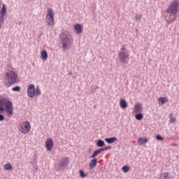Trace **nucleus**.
<instances>
[{
    "mask_svg": "<svg viewBox=\"0 0 179 179\" xmlns=\"http://www.w3.org/2000/svg\"><path fill=\"white\" fill-rule=\"evenodd\" d=\"M6 113L8 117L10 118L13 115V103L6 98L0 99V121L5 120L3 113Z\"/></svg>",
    "mask_w": 179,
    "mask_h": 179,
    "instance_id": "nucleus-1",
    "label": "nucleus"
},
{
    "mask_svg": "<svg viewBox=\"0 0 179 179\" xmlns=\"http://www.w3.org/2000/svg\"><path fill=\"white\" fill-rule=\"evenodd\" d=\"M3 80L5 86L10 87L12 85H15L17 82V73L13 71L6 73Z\"/></svg>",
    "mask_w": 179,
    "mask_h": 179,
    "instance_id": "nucleus-2",
    "label": "nucleus"
},
{
    "mask_svg": "<svg viewBox=\"0 0 179 179\" xmlns=\"http://www.w3.org/2000/svg\"><path fill=\"white\" fill-rule=\"evenodd\" d=\"M60 41L62 44V48L64 51L69 50L72 45V36L69 32H64L60 37Z\"/></svg>",
    "mask_w": 179,
    "mask_h": 179,
    "instance_id": "nucleus-3",
    "label": "nucleus"
},
{
    "mask_svg": "<svg viewBox=\"0 0 179 179\" xmlns=\"http://www.w3.org/2000/svg\"><path fill=\"white\" fill-rule=\"evenodd\" d=\"M179 2L175 0L168 6L166 12L169 13V16H175L178 13Z\"/></svg>",
    "mask_w": 179,
    "mask_h": 179,
    "instance_id": "nucleus-4",
    "label": "nucleus"
},
{
    "mask_svg": "<svg viewBox=\"0 0 179 179\" xmlns=\"http://www.w3.org/2000/svg\"><path fill=\"white\" fill-rule=\"evenodd\" d=\"M55 13L52 8H49L48 10V15H46L45 22L48 23V26H50L52 28L54 27V24H55L54 16Z\"/></svg>",
    "mask_w": 179,
    "mask_h": 179,
    "instance_id": "nucleus-5",
    "label": "nucleus"
},
{
    "mask_svg": "<svg viewBox=\"0 0 179 179\" xmlns=\"http://www.w3.org/2000/svg\"><path fill=\"white\" fill-rule=\"evenodd\" d=\"M69 164V158L64 157L59 160L58 164H57V171L65 170V169H67L68 166Z\"/></svg>",
    "mask_w": 179,
    "mask_h": 179,
    "instance_id": "nucleus-6",
    "label": "nucleus"
},
{
    "mask_svg": "<svg viewBox=\"0 0 179 179\" xmlns=\"http://www.w3.org/2000/svg\"><path fill=\"white\" fill-rule=\"evenodd\" d=\"M27 94L30 99H33L36 96V86L34 84H30L27 87Z\"/></svg>",
    "mask_w": 179,
    "mask_h": 179,
    "instance_id": "nucleus-7",
    "label": "nucleus"
},
{
    "mask_svg": "<svg viewBox=\"0 0 179 179\" xmlns=\"http://www.w3.org/2000/svg\"><path fill=\"white\" fill-rule=\"evenodd\" d=\"M30 128H31L30 126V122H29V121H25L20 125V131L22 132V134H27L30 131Z\"/></svg>",
    "mask_w": 179,
    "mask_h": 179,
    "instance_id": "nucleus-8",
    "label": "nucleus"
},
{
    "mask_svg": "<svg viewBox=\"0 0 179 179\" xmlns=\"http://www.w3.org/2000/svg\"><path fill=\"white\" fill-rule=\"evenodd\" d=\"M6 5L3 4L1 9L0 10V23H3V22H5V16L6 15Z\"/></svg>",
    "mask_w": 179,
    "mask_h": 179,
    "instance_id": "nucleus-9",
    "label": "nucleus"
},
{
    "mask_svg": "<svg viewBox=\"0 0 179 179\" xmlns=\"http://www.w3.org/2000/svg\"><path fill=\"white\" fill-rule=\"evenodd\" d=\"M119 59L123 64H127L128 62V55L125 53V52H120L118 53Z\"/></svg>",
    "mask_w": 179,
    "mask_h": 179,
    "instance_id": "nucleus-10",
    "label": "nucleus"
},
{
    "mask_svg": "<svg viewBox=\"0 0 179 179\" xmlns=\"http://www.w3.org/2000/svg\"><path fill=\"white\" fill-rule=\"evenodd\" d=\"M45 148L48 151L52 150V148H54V141H52V138H49L47 139L45 141Z\"/></svg>",
    "mask_w": 179,
    "mask_h": 179,
    "instance_id": "nucleus-11",
    "label": "nucleus"
},
{
    "mask_svg": "<svg viewBox=\"0 0 179 179\" xmlns=\"http://www.w3.org/2000/svg\"><path fill=\"white\" fill-rule=\"evenodd\" d=\"M143 111V107L142 106V103H137L134 105V113H142Z\"/></svg>",
    "mask_w": 179,
    "mask_h": 179,
    "instance_id": "nucleus-12",
    "label": "nucleus"
},
{
    "mask_svg": "<svg viewBox=\"0 0 179 179\" xmlns=\"http://www.w3.org/2000/svg\"><path fill=\"white\" fill-rule=\"evenodd\" d=\"M74 29L77 34H80V33H82V30L83 29V25L81 24H76L74 25Z\"/></svg>",
    "mask_w": 179,
    "mask_h": 179,
    "instance_id": "nucleus-13",
    "label": "nucleus"
},
{
    "mask_svg": "<svg viewBox=\"0 0 179 179\" xmlns=\"http://www.w3.org/2000/svg\"><path fill=\"white\" fill-rule=\"evenodd\" d=\"M177 19L176 15H169L167 19H166V21L168 24H171V23H174V21Z\"/></svg>",
    "mask_w": 179,
    "mask_h": 179,
    "instance_id": "nucleus-14",
    "label": "nucleus"
},
{
    "mask_svg": "<svg viewBox=\"0 0 179 179\" xmlns=\"http://www.w3.org/2000/svg\"><path fill=\"white\" fill-rule=\"evenodd\" d=\"M118 138L117 137H110V138H106L105 142L108 144L114 143V142H117Z\"/></svg>",
    "mask_w": 179,
    "mask_h": 179,
    "instance_id": "nucleus-15",
    "label": "nucleus"
},
{
    "mask_svg": "<svg viewBox=\"0 0 179 179\" xmlns=\"http://www.w3.org/2000/svg\"><path fill=\"white\" fill-rule=\"evenodd\" d=\"M41 58L43 61H47V59L48 58V53H47L45 50L41 51Z\"/></svg>",
    "mask_w": 179,
    "mask_h": 179,
    "instance_id": "nucleus-16",
    "label": "nucleus"
},
{
    "mask_svg": "<svg viewBox=\"0 0 179 179\" xmlns=\"http://www.w3.org/2000/svg\"><path fill=\"white\" fill-rule=\"evenodd\" d=\"M89 166H90V170H92V169H94V167H96V166H97V159L94 158L93 159H92L90 162Z\"/></svg>",
    "mask_w": 179,
    "mask_h": 179,
    "instance_id": "nucleus-17",
    "label": "nucleus"
},
{
    "mask_svg": "<svg viewBox=\"0 0 179 179\" xmlns=\"http://www.w3.org/2000/svg\"><path fill=\"white\" fill-rule=\"evenodd\" d=\"M158 101L159 106H163V104L169 103V99L167 97H159Z\"/></svg>",
    "mask_w": 179,
    "mask_h": 179,
    "instance_id": "nucleus-18",
    "label": "nucleus"
},
{
    "mask_svg": "<svg viewBox=\"0 0 179 179\" xmlns=\"http://www.w3.org/2000/svg\"><path fill=\"white\" fill-rule=\"evenodd\" d=\"M101 149L99 148L98 150H96L95 151H94V152L92 153V155L90 157V159H94L97 155H100V153H101Z\"/></svg>",
    "mask_w": 179,
    "mask_h": 179,
    "instance_id": "nucleus-19",
    "label": "nucleus"
},
{
    "mask_svg": "<svg viewBox=\"0 0 179 179\" xmlns=\"http://www.w3.org/2000/svg\"><path fill=\"white\" fill-rule=\"evenodd\" d=\"M120 106L121 108H127L128 107V103L125 99H120Z\"/></svg>",
    "mask_w": 179,
    "mask_h": 179,
    "instance_id": "nucleus-20",
    "label": "nucleus"
},
{
    "mask_svg": "<svg viewBox=\"0 0 179 179\" xmlns=\"http://www.w3.org/2000/svg\"><path fill=\"white\" fill-rule=\"evenodd\" d=\"M149 142V139L141 138L138 140V145H145V143H148Z\"/></svg>",
    "mask_w": 179,
    "mask_h": 179,
    "instance_id": "nucleus-21",
    "label": "nucleus"
},
{
    "mask_svg": "<svg viewBox=\"0 0 179 179\" xmlns=\"http://www.w3.org/2000/svg\"><path fill=\"white\" fill-rule=\"evenodd\" d=\"M4 170H9L10 171H11L12 170H13V166L10 163L8 162L4 165Z\"/></svg>",
    "mask_w": 179,
    "mask_h": 179,
    "instance_id": "nucleus-22",
    "label": "nucleus"
},
{
    "mask_svg": "<svg viewBox=\"0 0 179 179\" xmlns=\"http://www.w3.org/2000/svg\"><path fill=\"white\" fill-rule=\"evenodd\" d=\"M135 118L137 121H142L143 120V114L138 113L135 115Z\"/></svg>",
    "mask_w": 179,
    "mask_h": 179,
    "instance_id": "nucleus-23",
    "label": "nucleus"
},
{
    "mask_svg": "<svg viewBox=\"0 0 179 179\" xmlns=\"http://www.w3.org/2000/svg\"><path fill=\"white\" fill-rule=\"evenodd\" d=\"M169 176H170V173H169V172L163 173L161 175V177H162V178H161L160 179H170V178H171V177Z\"/></svg>",
    "mask_w": 179,
    "mask_h": 179,
    "instance_id": "nucleus-24",
    "label": "nucleus"
},
{
    "mask_svg": "<svg viewBox=\"0 0 179 179\" xmlns=\"http://www.w3.org/2000/svg\"><path fill=\"white\" fill-rule=\"evenodd\" d=\"M35 96L36 97H38V96H41V90L38 87H36L35 88Z\"/></svg>",
    "mask_w": 179,
    "mask_h": 179,
    "instance_id": "nucleus-25",
    "label": "nucleus"
},
{
    "mask_svg": "<svg viewBox=\"0 0 179 179\" xmlns=\"http://www.w3.org/2000/svg\"><path fill=\"white\" fill-rule=\"evenodd\" d=\"M104 145H106V143H104L103 140H98L96 142V146H98V148H103Z\"/></svg>",
    "mask_w": 179,
    "mask_h": 179,
    "instance_id": "nucleus-26",
    "label": "nucleus"
},
{
    "mask_svg": "<svg viewBox=\"0 0 179 179\" xmlns=\"http://www.w3.org/2000/svg\"><path fill=\"white\" fill-rule=\"evenodd\" d=\"M122 171H123V173H128V171H129V166L127 165L122 166Z\"/></svg>",
    "mask_w": 179,
    "mask_h": 179,
    "instance_id": "nucleus-27",
    "label": "nucleus"
},
{
    "mask_svg": "<svg viewBox=\"0 0 179 179\" xmlns=\"http://www.w3.org/2000/svg\"><path fill=\"white\" fill-rule=\"evenodd\" d=\"M169 122L171 124H173V122H174V121H176V119L175 117H173V113H171L170 115H169Z\"/></svg>",
    "mask_w": 179,
    "mask_h": 179,
    "instance_id": "nucleus-28",
    "label": "nucleus"
},
{
    "mask_svg": "<svg viewBox=\"0 0 179 179\" xmlns=\"http://www.w3.org/2000/svg\"><path fill=\"white\" fill-rule=\"evenodd\" d=\"M13 92H20V86H15L11 89Z\"/></svg>",
    "mask_w": 179,
    "mask_h": 179,
    "instance_id": "nucleus-29",
    "label": "nucleus"
},
{
    "mask_svg": "<svg viewBox=\"0 0 179 179\" xmlns=\"http://www.w3.org/2000/svg\"><path fill=\"white\" fill-rule=\"evenodd\" d=\"M113 147H111V145H108L107 147L105 148H101V152H104V150H110V149H112Z\"/></svg>",
    "mask_w": 179,
    "mask_h": 179,
    "instance_id": "nucleus-30",
    "label": "nucleus"
},
{
    "mask_svg": "<svg viewBox=\"0 0 179 179\" xmlns=\"http://www.w3.org/2000/svg\"><path fill=\"white\" fill-rule=\"evenodd\" d=\"M79 173L81 178H85V177H86V173H85V171H83V170H80Z\"/></svg>",
    "mask_w": 179,
    "mask_h": 179,
    "instance_id": "nucleus-31",
    "label": "nucleus"
},
{
    "mask_svg": "<svg viewBox=\"0 0 179 179\" xmlns=\"http://www.w3.org/2000/svg\"><path fill=\"white\" fill-rule=\"evenodd\" d=\"M156 139H157V141H164V138H163V136H162L159 134H157L156 136Z\"/></svg>",
    "mask_w": 179,
    "mask_h": 179,
    "instance_id": "nucleus-32",
    "label": "nucleus"
},
{
    "mask_svg": "<svg viewBox=\"0 0 179 179\" xmlns=\"http://www.w3.org/2000/svg\"><path fill=\"white\" fill-rule=\"evenodd\" d=\"M140 19H142V16L141 15H136V20L138 22Z\"/></svg>",
    "mask_w": 179,
    "mask_h": 179,
    "instance_id": "nucleus-33",
    "label": "nucleus"
},
{
    "mask_svg": "<svg viewBox=\"0 0 179 179\" xmlns=\"http://www.w3.org/2000/svg\"><path fill=\"white\" fill-rule=\"evenodd\" d=\"M125 47L124 46H122V48H121L120 50L121 51H125Z\"/></svg>",
    "mask_w": 179,
    "mask_h": 179,
    "instance_id": "nucleus-34",
    "label": "nucleus"
},
{
    "mask_svg": "<svg viewBox=\"0 0 179 179\" xmlns=\"http://www.w3.org/2000/svg\"><path fill=\"white\" fill-rule=\"evenodd\" d=\"M171 146H177V144H176V143H171Z\"/></svg>",
    "mask_w": 179,
    "mask_h": 179,
    "instance_id": "nucleus-35",
    "label": "nucleus"
},
{
    "mask_svg": "<svg viewBox=\"0 0 179 179\" xmlns=\"http://www.w3.org/2000/svg\"><path fill=\"white\" fill-rule=\"evenodd\" d=\"M94 89L96 90V89H99V87H94Z\"/></svg>",
    "mask_w": 179,
    "mask_h": 179,
    "instance_id": "nucleus-36",
    "label": "nucleus"
},
{
    "mask_svg": "<svg viewBox=\"0 0 179 179\" xmlns=\"http://www.w3.org/2000/svg\"><path fill=\"white\" fill-rule=\"evenodd\" d=\"M69 75H72V72H70V73H69Z\"/></svg>",
    "mask_w": 179,
    "mask_h": 179,
    "instance_id": "nucleus-37",
    "label": "nucleus"
},
{
    "mask_svg": "<svg viewBox=\"0 0 179 179\" xmlns=\"http://www.w3.org/2000/svg\"><path fill=\"white\" fill-rule=\"evenodd\" d=\"M36 169V170H37V168H35Z\"/></svg>",
    "mask_w": 179,
    "mask_h": 179,
    "instance_id": "nucleus-38",
    "label": "nucleus"
}]
</instances>
